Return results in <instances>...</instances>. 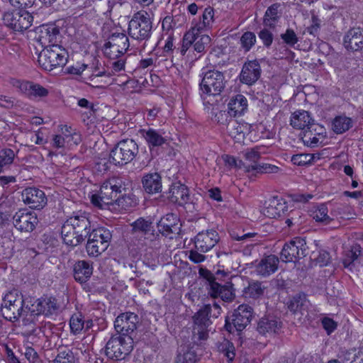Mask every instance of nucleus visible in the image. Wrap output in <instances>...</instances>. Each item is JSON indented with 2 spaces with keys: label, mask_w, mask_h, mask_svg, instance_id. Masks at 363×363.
I'll list each match as a JSON object with an SVG mask.
<instances>
[{
  "label": "nucleus",
  "mask_w": 363,
  "mask_h": 363,
  "mask_svg": "<svg viewBox=\"0 0 363 363\" xmlns=\"http://www.w3.org/2000/svg\"><path fill=\"white\" fill-rule=\"evenodd\" d=\"M92 230L89 213L73 212L62 226V238L67 245L76 247L85 241Z\"/></svg>",
  "instance_id": "1"
},
{
  "label": "nucleus",
  "mask_w": 363,
  "mask_h": 363,
  "mask_svg": "<svg viewBox=\"0 0 363 363\" xmlns=\"http://www.w3.org/2000/svg\"><path fill=\"white\" fill-rule=\"evenodd\" d=\"M125 191V185L122 178L113 177L101 185L98 194L92 195L91 202L100 208L104 205H113L118 199V195Z\"/></svg>",
  "instance_id": "2"
},
{
  "label": "nucleus",
  "mask_w": 363,
  "mask_h": 363,
  "mask_svg": "<svg viewBox=\"0 0 363 363\" xmlns=\"http://www.w3.org/2000/svg\"><path fill=\"white\" fill-rule=\"evenodd\" d=\"M67 51L61 45H47L38 56L40 65L47 71H52L57 67H62L67 62Z\"/></svg>",
  "instance_id": "3"
},
{
  "label": "nucleus",
  "mask_w": 363,
  "mask_h": 363,
  "mask_svg": "<svg viewBox=\"0 0 363 363\" xmlns=\"http://www.w3.org/2000/svg\"><path fill=\"white\" fill-rule=\"evenodd\" d=\"M212 307L211 304H206L199 309L192 317L194 325L192 329V340L194 343L199 345L202 340H206L208 337L209 326L211 321Z\"/></svg>",
  "instance_id": "4"
},
{
  "label": "nucleus",
  "mask_w": 363,
  "mask_h": 363,
  "mask_svg": "<svg viewBox=\"0 0 363 363\" xmlns=\"http://www.w3.org/2000/svg\"><path fill=\"white\" fill-rule=\"evenodd\" d=\"M152 28V23L148 13L140 11L134 13L129 21L128 33L133 39L142 41L150 37Z\"/></svg>",
  "instance_id": "5"
},
{
  "label": "nucleus",
  "mask_w": 363,
  "mask_h": 363,
  "mask_svg": "<svg viewBox=\"0 0 363 363\" xmlns=\"http://www.w3.org/2000/svg\"><path fill=\"white\" fill-rule=\"evenodd\" d=\"M138 153V146L133 140H122L111 150L109 160L116 166H123L132 162Z\"/></svg>",
  "instance_id": "6"
},
{
  "label": "nucleus",
  "mask_w": 363,
  "mask_h": 363,
  "mask_svg": "<svg viewBox=\"0 0 363 363\" xmlns=\"http://www.w3.org/2000/svg\"><path fill=\"white\" fill-rule=\"evenodd\" d=\"M87 238L86 250L89 256L98 257L108 248L112 235L108 229L100 227L94 228Z\"/></svg>",
  "instance_id": "7"
},
{
  "label": "nucleus",
  "mask_w": 363,
  "mask_h": 363,
  "mask_svg": "<svg viewBox=\"0 0 363 363\" xmlns=\"http://www.w3.org/2000/svg\"><path fill=\"white\" fill-rule=\"evenodd\" d=\"M23 304V296L17 290L8 292L1 304V312L3 317L11 322L18 320L22 314Z\"/></svg>",
  "instance_id": "8"
},
{
  "label": "nucleus",
  "mask_w": 363,
  "mask_h": 363,
  "mask_svg": "<svg viewBox=\"0 0 363 363\" xmlns=\"http://www.w3.org/2000/svg\"><path fill=\"white\" fill-rule=\"evenodd\" d=\"M133 343L132 337L113 335L106 345V355L115 361L123 359L132 351Z\"/></svg>",
  "instance_id": "9"
},
{
  "label": "nucleus",
  "mask_w": 363,
  "mask_h": 363,
  "mask_svg": "<svg viewBox=\"0 0 363 363\" xmlns=\"http://www.w3.org/2000/svg\"><path fill=\"white\" fill-rule=\"evenodd\" d=\"M308 249L305 238L296 237L284 244L280 254V259L285 262H295L308 255Z\"/></svg>",
  "instance_id": "10"
},
{
  "label": "nucleus",
  "mask_w": 363,
  "mask_h": 363,
  "mask_svg": "<svg viewBox=\"0 0 363 363\" xmlns=\"http://www.w3.org/2000/svg\"><path fill=\"white\" fill-rule=\"evenodd\" d=\"M4 25L14 31L23 32L33 23V16L24 9L5 12L2 17Z\"/></svg>",
  "instance_id": "11"
},
{
  "label": "nucleus",
  "mask_w": 363,
  "mask_h": 363,
  "mask_svg": "<svg viewBox=\"0 0 363 363\" xmlns=\"http://www.w3.org/2000/svg\"><path fill=\"white\" fill-rule=\"evenodd\" d=\"M252 308L247 304H241L234 311L230 318L225 319V329L230 333L233 328L237 331H242L251 321Z\"/></svg>",
  "instance_id": "12"
},
{
  "label": "nucleus",
  "mask_w": 363,
  "mask_h": 363,
  "mask_svg": "<svg viewBox=\"0 0 363 363\" xmlns=\"http://www.w3.org/2000/svg\"><path fill=\"white\" fill-rule=\"evenodd\" d=\"M203 32L194 31V36L190 42L186 40V33L183 37L182 45L179 48V52L182 55H187L190 56L193 52L202 53L205 52L206 48L210 45L211 38L206 34H202Z\"/></svg>",
  "instance_id": "13"
},
{
  "label": "nucleus",
  "mask_w": 363,
  "mask_h": 363,
  "mask_svg": "<svg viewBox=\"0 0 363 363\" xmlns=\"http://www.w3.org/2000/svg\"><path fill=\"white\" fill-rule=\"evenodd\" d=\"M139 317L137 314L126 312L119 315L115 320L114 328L119 336L124 337H131V335L137 329L139 323Z\"/></svg>",
  "instance_id": "14"
},
{
  "label": "nucleus",
  "mask_w": 363,
  "mask_h": 363,
  "mask_svg": "<svg viewBox=\"0 0 363 363\" xmlns=\"http://www.w3.org/2000/svg\"><path fill=\"white\" fill-rule=\"evenodd\" d=\"M208 281V293L212 298H220L223 301L230 302L235 297V289L233 284L230 281L224 284L216 281L211 279Z\"/></svg>",
  "instance_id": "15"
},
{
  "label": "nucleus",
  "mask_w": 363,
  "mask_h": 363,
  "mask_svg": "<svg viewBox=\"0 0 363 363\" xmlns=\"http://www.w3.org/2000/svg\"><path fill=\"white\" fill-rule=\"evenodd\" d=\"M219 239V235L215 230L201 231L194 238V246L200 252L206 253L218 242Z\"/></svg>",
  "instance_id": "16"
},
{
  "label": "nucleus",
  "mask_w": 363,
  "mask_h": 363,
  "mask_svg": "<svg viewBox=\"0 0 363 363\" xmlns=\"http://www.w3.org/2000/svg\"><path fill=\"white\" fill-rule=\"evenodd\" d=\"M325 136L326 132L324 127L312 123L303 131L301 139L304 145L314 147L322 144Z\"/></svg>",
  "instance_id": "17"
},
{
  "label": "nucleus",
  "mask_w": 363,
  "mask_h": 363,
  "mask_svg": "<svg viewBox=\"0 0 363 363\" xmlns=\"http://www.w3.org/2000/svg\"><path fill=\"white\" fill-rule=\"evenodd\" d=\"M223 74L216 70L206 72L200 84L201 88L206 91H223L225 88Z\"/></svg>",
  "instance_id": "18"
},
{
  "label": "nucleus",
  "mask_w": 363,
  "mask_h": 363,
  "mask_svg": "<svg viewBox=\"0 0 363 363\" xmlns=\"http://www.w3.org/2000/svg\"><path fill=\"white\" fill-rule=\"evenodd\" d=\"M23 201L34 209L43 208L47 203V198L45 193L35 187H28L22 192Z\"/></svg>",
  "instance_id": "19"
},
{
  "label": "nucleus",
  "mask_w": 363,
  "mask_h": 363,
  "mask_svg": "<svg viewBox=\"0 0 363 363\" xmlns=\"http://www.w3.org/2000/svg\"><path fill=\"white\" fill-rule=\"evenodd\" d=\"M179 220L174 213H167L161 218L157 223L159 232L166 237L172 238V235H177L180 231Z\"/></svg>",
  "instance_id": "20"
},
{
  "label": "nucleus",
  "mask_w": 363,
  "mask_h": 363,
  "mask_svg": "<svg viewBox=\"0 0 363 363\" xmlns=\"http://www.w3.org/2000/svg\"><path fill=\"white\" fill-rule=\"evenodd\" d=\"M214 21V9L208 6L204 9L202 13L201 19L198 22H196L191 28L186 32V40L190 42L192 38L194 36V32H203L206 29L211 28Z\"/></svg>",
  "instance_id": "21"
},
{
  "label": "nucleus",
  "mask_w": 363,
  "mask_h": 363,
  "mask_svg": "<svg viewBox=\"0 0 363 363\" xmlns=\"http://www.w3.org/2000/svg\"><path fill=\"white\" fill-rule=\"evenodd\" d=\"M13 225L20 231L31 232L38 223V218L34 213L19 211L13 217Z\"/></svg>",
  "instance_id": "22"
},
{
  "label": "nucleus",
  "mask_w": 363,
  "mask_h": 363,
  "mask_svg": "<svg viewBox=\"0 0 363 363\" xmlns=\"http://www.w3.org/2000/svg\"><path fill=\"white\" fill-rule=\"evenodd\" d=\"M279 262V258L274 255L265 256L255 265V272L258 276L269 277L277 270Z\"/></svg>",
  "instance_id": "23"
},
{
  "label": "nucleus",
  "mask_w": 363,
  "mask_h": 363,
  "mask_svg": "<svg viewBox=\"0 0 363 363\" xmlns=\"http://www.w3.org/2000/svg\"><path fill=\"white\" fill-rule=\"evenodd\" d=\"M261 75V67L257 60L245 63L240 74V81L251 85L255 83Z\"/></svg>",
  "instance_id": "24"
},
{
  "label": "nucleus",
  "mask_w": 363,
  "mask_h": 363,
  "mask_svg": "<svg viewBox=\"0 0 363 363\" xmlns=\"http://www.w3.org/2000/svg\"><path fill=\"white\" fill-rule=\"evenodd\" d=\"M142 135L150 150H152L156 147H161L168 143L167 137L164 135V132L161 130L149 128L148 129L143 130Z\"/></svg>",
  "instance_id": "25"
},
{
  "label": "nucleus",
  "mask_w": 363,
  "mask_h": 363,
  "mask_svg": "<svg viewBox=\"0 0 363 363\" xmlns=\"http://www.w3.org/2000/svg\"><path fill=\"white\" fill-rule=\"evenodd\" d=\"M33 306L35 308L37 314L50 315L57 312L59 305L55 298L52 296H43L35 301Z\"/></svg>",
  "instance_id": "26"
},
{
  "label": "nucleus",
  "mask_w": 363,
  "mask_h": 363,
  "mask_svg": "<svg viewBox=\"0 0 363 363\" xmlns=\"http://www.w3.org/2000/svg\"><path fill=\"white\" fill-rule=\"evenodd\" d=\"M282 328L281 321L275 316L262 318L257 323V331L262 335L278 333Z\"/></svg>",
  "instance_id": "27"
},
{
  "label": "nucleus",
  "mask_w": 363,
  "mask_h": 363,
  "mask_svg": "<svg viewBox=\"0 0 363 363\" xmlns=\"http://www.w3.org/2000/svg\"><path fill=\"white\" fill-rule=\"evenodd\" d=\"M344 45L347 50L357 51L363 48V29L353 28L344 37Z\"/></svg>",
  "instance_id": "28"
},
{
  "label": "nucleus",
  "mask_w": 363,
  "mask_h": 363,
  "mask_svg": "<svg viewBox=\"0 0 363 363\" xmlns=\"http://www.w3.org/2000/svg\"><path fill=\"white\" fill-rule=\"evenodd\" d=\"M167 199L172 203L183 206L189 200V189L184 184H174L169 189Z\"/></svg>",
  "instance_id": "29"
},
{
  "label": "nucleus",
  "mask_w": 363,
  "mask_h": 363,
  "mask_svg": "<svg viewBox=\"0 0 363 363\" xmlns=\"http://www.w3.org/2000/svg\"><path fill=\"white\" fill-rule=\"evenodd\" d=\"M142 184L145 191L150 194H157L162 191V177L157 172L145 174L142 179Z\"/></svg>",
  "instance_id": "30"
},
{
  "label": "nucleus",
  "mask_w": 363,
  "mask_h": 363,
  "mask_svg": "<svg viewBox=\"0 0 363 363\" xmlns=\"http://www.w3.org/2000/svg\"><path fill=\"white\" fill-rule=\"evenodd\" d=\"M133 233H140L145 239L153 240L155 238V230L152 223L150 220H146L143 218H139L132 223Z\"/></svg>",
  "instance_id": "31"
},
{
  "label": "nucleus",
  "mask_w": 363,
  "mask_h": 363,
  "mask_svg": "<svg viewBox=\"0 0 363 363\" xmlns=\"http://www.w3.org/2000/svg\"><path fill=\"white\" fill-rule=\"evenodd\" d=\"M247 109V101L246 98L241 94H238L235 97H232L228 104V114L230 118L242 116Z\"/></svg>",
  "instance_id": "32"
},
{
  "label": "nucleus",
  "mask_w": 363,
  "mask_h": 363,
  "mask_svg": "<svg viewBox=\"0 0 363 363\" xmlns=\"http://www.w3.org/2000/svg\"><path fill=\"white\" fill-rule=\"evenodd\" d=\"M288 211V205L284 199L278 197H274L269 201L268 206L266 208L267 216L276 218L284 216Z\"/></svg>",
  "instance_id": "33"
},
{
  "label": "nucleus",
  "mask_w": 363,
  "mask_h": 363,
  "mask_svg": "<svg viewBox=\"0 0 363 363\" xmlns=\"http://www.w3.org/2000/svg\"><path fill=\"white\" fill-rule=\"evenodd\" d=\"M266 289L262 282L250 280L248 285L242 289V296L245 299L257 300L264 295Z\"/></svg>",
  "instance_id": "34"
},
{
  "label": "nucleus",
  "mask_w": 363,
  "mask_h": 363,
  "mask_svg": "<svg viewBox=\"0 0 363 363\" xmlns=\"http://www.w3.org/2000/svg\"><path fill=\"white\" fill-rule=\"evenodd\" d=\"M212 120L216 123L227 126V130L230 135H233L235 133H239L238 128H240L237 121H233L230 117L228 112L225 111H220L216 113H213Z\"/></svg>",
  "instance_id": "35"
},
{
  "label": "nucleus",
  "mask_w": 363,
  "mask_h": 363,
  "mask_svg": "<svg viewBox=\"0 0 363 363\" xmlns=\"http://www.w3.org/2000/svg\"><path fill=\"white\" fill-rule=\"evenodd\" d=\"M73 270L75 280L80 283H84L92 274L93 268L89 262L81 260L74 264Z\"/></svg>",
  "instance_id": "36"
},
{
  "label": "nucleus",
  "mask_w": 363,
  "mask_h": 363,
  "mask_svg": "<svg viewBox=\"0 0 363 363\" xmlns=\"http://www.w3.org/2000/svg\"><path fill=\"white\" fill-rule=\"evenodd\" d=\"M6 83L7 89H18L19 91H47L40 85L28 81L10 79Z\"/></svg>",
  "instance_id": "37"
},
{
  "label": "nucleus",
  "mask_w": 363,
  "mask_h": 363,
  "mask_svg": "<svg viewBox=\"0 0 363 363\" xmlns=\"http://www.w3.org/2000/svg\"><path fill=\"white\" fill-rule=\"evenodd\" d=\"M290 121L294 128L304 130L312 123V118L308 111H298L292 114Z\"/></svg>",
  "instance_id": "38"
},
{
  "label": "nucleus",
  "mask_w": 363,
  "mask_h": 363,
  "mask_svg": "<svg viewBox=\"0 0 363 363\" xmlns=\"http://www.w3.org/2000/svg\"><path fill=\"white\" fill-rule=\"evenodd\" d=\"M353 125L351 118L345 116H336L332 122V130L336 134H342L350 130Z\"/></svg>",
  "instance_id": "39"
},
{
  "label": "nucleus",
  "mask_w": 363,
  "mask_h": 363,
  "mask_svg": "<svg viewBox=\"0 0 363 363\" xmlns=\"http://www.w3.org/2000/svg\"><path fill=\"white\" fill-rule=\"evenodd\" d=\"M245 169L247 172L252 173L253 174L256 173H277L279 170V168L277 166L267 163L245 165Z\"/></svg>",
  "instance_id": "40"
},
{
  "label": "nucleus",
  "mask_w": 363,
  "mask_h": 363,
  "mask_svg": "<svg viewBox=\"0 0 363 363\" xmlns=\"http://www.w3.org/2000/svg\"><path fill=\"white\" fill-rule=\"evenodd\" d=\"M109 44H113L118 48L121 49V52H126L129 47V40L125 34L123 33H114L108 38Z\"/></svg>",
  "instance_id": "41"
},
{
  "label": "nucleus",
  "mask_w": 363,
  "mask_h": 363,
  "mask_svg": "<svg viewBox=\"0 0 363 363\" xmlns=\"http://www.w3.org/2000/svg\"><path fill=\"white\" fill-rule=\"evenodd\" d=\"M306 303V296L304 294H297L289 301L288 303L289 309L293 312L296 313L301 311L304 308Z\"/></svg>",
  "instance_id": "42"
},
{
  "label": "nucleus",
  "mask_w": 363,
  "mask_h": 363,
  "mask_svg": "<svg viewBox=\"0 0 363 363\" xmlns=\"http://www.w3.org/2000/svg\"><path fill=\"white\" fill-rule=\"evenodd\" d=\"M310 259L315 264L323 267L328 265L330 262V256L328 252L320 250L317 252L313 251L310 255Z\"/></svg>",
  "instance_id": "43"
},
{
  "label": "nucleus",
  "mask_w": 363,
  "mask_h": 363,
  "mask_svg": "<svg viewBox=\"0 0 363 363\" xmlns=\"http://www.w3.org/2000/svg\"><path fill=\"white\" fill-rule=\"evenodd\" d=\"M84 315L81 313H74L69 320L71 333L74 335L79 334L84 329Z\"/></svg>",
  "instance_id": "44"
},
{
  "label": "nucleus",
  "mask_w": 363,
  "mask_h": 363,
  "mask_svg": "<svg viewBox=\"0 0 363 363\" xmlns=\"http://www.w3.org/2000/svg\"><path fill=\"white\" fill-rule=\"evenodd\" d=\"M361 246L359 244H354L351 247V249L348 250L345 257L343 259V265L345 268H348L356 260L361 254Z\"/></svg>",
  "instance_id": "45"
},
{
  "label": "nucleus",
  "mask_w": 363,
  "mask_h": 363,
  "mask_svg": "<svg viewBox=\"0 0 363 363\" xmlns=\"http://www.w3.org/2000/svg\"><path fill=\"white\" fill-rule=\"evenodd\" d=\"M328 208L325 204H321L317 210L313 212V218L316 222L321 223L324 225L329 224L333 219L328 215Z\"/></svg>",
  "instance_id": "46"
},
{
  "label": "nucleus",
  "mask_w": 363,
  "mask_h": 363,
  "mask_svg": "<svg viewBox=\"0 0 363 363\" xmlns=\"http://www.w3.org/2000/svg\"><path fill=\"white\" fill-rule=\"evenodd\" d=\"M279 7V4H274L267 9L264 18V22L266 26H272L274 23L278 20Z\"/></svg>",
  "instance_id": "47"
},
{
  "label": "nucleus",
  "mask_w": 363,
  "mask_h": 363,
  "mask_svg": "<svg viewBox=\"0 0 363 363\" xmlns=\"http://www.w3.org/2000/svg\"><path fill=\"white\" fill-rule=\"evenodd\" d=\"M39 39L42 44L45 43L46 40L48 43H52L55 35L59 33V30L52 26L42 27L40 30Z\"/></svg>",
  "instance_id": "48"
},
{
  "label": "nucleus",
  "mask_w": 363,
  "mask_h": 363,
  "mask_svg": "<svg viewBox=\"0 0 363 363\" xmlns=\"http://www.w3.org/2000/svg\"><path fill=\"white\" fill-rule=\"evenodd\" d=\"M15 157L13 150L9 148L0 150V173L5 166L12 164Z\"/></svg>",
  "instance_id": "49"
},
{
  "label": "nucleus",
  "mask_w": 363,
  "mask_h": 363,
  "mask_svg": "<svg viewBox=\"0 0 363 363\" xmlns=\"http://www.w3.org/2000/svg\"><path fill=\"white\" fill-rule=\"evenodd\" d=\"M204 106H215L222 101L220 92H203L201 95Z\"/></svg>",
  "instance_id": "50"
},
{
  "label": "nucleus",
  "mask_w": 363,
  "mask_h": 363,
  "mask_svg": "<svg viewBox=\"0 0 363 363\" xmlns=\"http://www.w3.org/2000/svg\"><path fill=\"white\" fill-rule=\"evenodd\" d=\"M199 272L201 276L206 279V281H211L212 279L216 281H219L223 277L229 276L228 273L224 270H218L215 274H213L206 269L201 268Z\"/></svg>",
  "instance_id": "51"
},
{
  "label": "nucleus",
  "mask_w": 363,
  "mask_h": 363,
  "mask_svg": "<svg viewBox=\"0 0 363 363\" xmlns=\"http://www.w3.org/2000/svg\"><path fill=\"white\" fill-rule=\"evenodd\" d=\"M342 363H363V351L352 350L342 355Z\"/></svg>",
  "instance_id": "52"
},
{
  "label": "nucleus",
  "mask_w": 363,
  "mask_h": 363,
  "mask_svg": "<svg viewBox=\"0 0 363 363\" xmlns=\"http://www.w3.org/2000/svg\"><path fill=\"white\" fill-rule=\"evenodd\" d=\"M125 52H121V49L118 48L112 43L109 44V41L106 43L104 45V54L110 60H114L116 58H118L119 57L124 56Z\"/></svg>",
  "instance_id": "53"
},
{
  "label": "nucleus",
  "mask_w": 363,
  "mask_h": 363,
  "mask_svg": "<svg viewBox=\"0 0 363 363\" xmlns=\"http://www.w3.org/2000/svg\"><path fill=\"white\" fill-rule=\"evenodd\" d=\"M256 42V36L252 32H245L240 38V43L245 51H249Z\"/></svg>",
  "instance_id": "54"
},
{
  "label": "nucleus",
  "mask_w": 363,
  "mask_h": 363,
  "mask_svg": "<svg viewBox=\"0 0 363 363\" xmlns=\"http://www.w3.org/2000/svg\"><path fill=\"white\" fill-rule=\"evenodd\" d=\"M199 360V357L194 351L191 350L184 354H179L176 358V363H195Z\"/></svg>",
  "instance_id": "55"
},
{
  "label": "nucleus",
  "mask_w": 363,
  "mask_h": 363,
  "mask_svg": "<svg viewBox=\"0 0 363 363\" xmlns=\"http://www.w3.org/2000/svg\"><path fill=\"white\" fill-rule=\"evenodd\" d=\"M314 156L312 154H298L291 157V161L293 164L298 166H303L311 164Z\"/></svg>",
  "instance_id": "56"
},
{
  "label": "nucleus",
  "mask_w": 363,
  "mask_h": 363,
  "mask_svg": "<svg viewBox=\"0 0 363 363\" xmlns=\"http://www.w3.org/2000/svg\"><path fill=\"white\" fill-rule=\"evenodd\" d=\"M52 363H74L73 353L69 350L60 351Z\"/></svg>",
  "instance_id": "57"
},
{
  "label": "nucleus",
  "mask_w": 363,
  "mask_h": 363,
  "mask_svg": "<svg viewBox=\"0 0 363 363\" xmlns=\"http://www.w3.org/2000/svg\"><path fill=\"white\" fill-rule=\"evenodd\" d=\"M220 350L224 353V355L229 361H233L235 356V347L233 344L225 340L220 345Z\"/></svg>",
  "instance_id": "58"
},
{
  "label": "nucleus",
  "mask_w": 363,
  "mask_h": 363,
  "mask_svg": "<svg viewBox=\"0 0 363 363\" xmlns=\"http://www.w3.org/2000/svg\"><path fill=\"white\" fill-rule=\"evenodd\" d=\"M66 131L69 133V136L65 138L66 144L67 146L77 145L81 142V135L79 133L72 130L70 127L65 125Z\"/></svg>",
  "instance_id": "59"
},
{
  "label": "nucleus",
  "mask_w": 363,
  "mask_h": 363,
  "mask_svg": "<svg viewBox=\"0 0 363 363\" xmlns=\"http://www.w3.org/2000/svg\"><path fill=\"white\" fill-rule=\"evenodd\" d=\"M118 199L116 201V204L124 209H127L135 203L131 195H125L122 193L118 195Z\"/></svg>",
  "instance_id": "60"
},
{
  "label": "nucleus",
  "mask_w": 363,
  "mask_h": 363,
  "mask_svg": "<svg viewBox=\"0 0 363 363\" xmlns=\"http://www.w3.org/2000/svg\"><path fill=\"white\" fill-rule=\"evenodd\" d=\"M281 38L284 42L289 46H294L298 43V39L292 29H287L284 33L281 34Z\"/></svg>",
  "instance_id": "61"
},
{
  "label": "nucleus",
  "mask_w": 363,
  "mask_h": 363,
  "mask_svg": "<svg viewBox=\"0 0 363 363\" xmlns=\"http://www.w3.org/2000/svg\"><path fill=\"white\" fill-rule=\"evenodd\" d=\"M182 18L183 20L184 19V16H166L162 23V26L163 30H169L174 27L177 26V21H179V18Z\"/></svg>",
  "instance_id": "62"
},
{
  "label": "nucleus",
  "mask_w": 363,
  "mask_h": 363,
  "mask_svg": "<svg viewBox=\"0 0 363 363\" xmlns=\"http://www.w3.org/2000/svg\"><path fill=\"white\" fill-rule=\"evenodd\" d=\"M125 61L126 57L125 56L119 57L114 60H110L109 66L111 67L112 72H118L123 70L125 68Z\"/></svg>",
  "instance_id": "63"
},
{
  "label": "nucleus",
  "mask_w": 363,
  "mask_h": 363,
  "mask_svg": "<svg viewBox=\"0 0 363 363\" xmlns=\"http://www.w3.org/2000/svg\"><path fill=\"white\" fill-rule=\"evenodd\" d=\"M259 38L262 40L263 44L266 47H269L273 41V34L267 29L261 30L258 34Z\"/></svg>",
  "instance_id": "64"
}]
</instances>
